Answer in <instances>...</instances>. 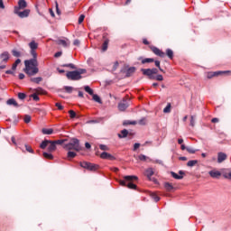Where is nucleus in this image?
<instances>
[{"label": "nucleus", "mask_w": 231, "mask_h": 231, "mask_svg": "<svg viewBox=\"0 0 231 231\" xmlns=\"http://www.w3.org/2000/svg\"><path fill=\"white\" fill-rule=\"evenodd\" d=\"M24 65L23 71L28 77H33L39 73V61H37V58L24 60Z\"/></svg>", "instance_id": "obj_1"}, {"label": "nucleus", "mask_w": 231, "mask_h": 231, "mask_svg": "<svg viewBox=\"0 0 231 231\" xmlns=\"http://www.w3.org/2000/svg\"><path fill=\"white\" fill-rule=\"evenodd\" d=\"M125 180H119V184L121 187H127L132 190H136V184L133 183V181H138V177L134 175H126L124 177Z\"/></svg>", "instance_id": "obj_2"}, {"label": "nucleus", "mask_w": 231, "mask_h": 231, "mask_svg": "<svg viewBox=\"0 0 231 231\" xmlns=\"http://www.w3.org/2000/svg\"><path fill=\"white\" fill-rule=\"evenodd\" d=\"M64 149H66V151H76L79 152V151H82L80 141H79L77 138H73L69 143L64 145Z\"/></svg>", "instance_id": "obj_3"}, {"label": "nucleus", "mask_w": 231, "mask_h": 231, "mask_svg": "<svg viewBox=\"0 0 231 231\" xmlns=\"http://www.w3.org/2000/svg\"><path fill=\"white\" fill-rule=\"evenodd\" d=\"M84 73H87L86 69H80L79 70L67 72L66 77L69 80H80Z\"/></svg>", "instance_id": "obj_4"}, {"label": "nucleus", "mask_w": 231, "mask_h": 231, "mask_svg": "<svg viewBox=\"0 0 231 231\" xmlns=\"http://www.w3.org/2000/svg\"><path fill=\"white\" fill-rule=\"evenodd\" d=\"M221 75H231L230 70H218L215 72H208L207 73V79H214V77H219Z\"/></svg>", "instance_id": "obj_5"}, {"label": "nucleus", "mask_w": 231, "mask_h": 231, "mask_svg": "<svg viewBox=\"0 0 231 231\" xmlns=\"http://www.w3.org/2000/svg\"><path fill=\"white\" fill-rule=\"evenodd\" d=\"M80 167H82L83 169H88V171H98L99 169L98 164H95L88 162H80Z\"/></svg>", "instance_id": "obj_6"}, {"label": "nucleus", "mask_w": 231, "mask_h": 231, "mask_svg": "<svg viewBox=\"0 0 231 231\" xmlns=\"http://www.w3.org/2000/svg\"><path fill=\"white\" fill-rule=\"evenodd\" d=\"M144 176L148 178L149 181H153V183H158L156 179H152L154 176V170L152 168H148L144 171Z\"/></svg>", "instance_id": "obj_7"}, {"label": "nucleus", "mask_w": 231, "mask_h": 231, "mask_svg": "<svg viewBox=\"0 0 231 231\" xmlns=\"http://www.w3.org/2000/svg\"><path fill=\"white\" fill-rule=\"evenodd\" d=\"M29 47L31 48L32 57L34 59H37V51H35V50H37V48H39V43L35 42V41H32L29 43Z\"/></svg>", "instance_id": "obj_8"}, {"label": "nucleus", "mask_w": 231, "mask_h": 231, "mask_svg": "<svg viewBox=\"0 0 231 231\" xmlns=\"http://www.w3.org/2000/svg\"><path fill=\"white\" fill-rule=\"evenodd\" d=\"M19 10V7H14V14H16L17 16L21 17V19H24V17H28V15H30V9H25L22 12Z\"/></svg>", "instance_id": "obj_9"}, {"label": "nucleus", "mask_w": 231, "mask_h": 231, "mask_svg": "<svg viewBox=\"0 0 231 231\" xmlns=\"http://www.w3.org/2000/svg\"><path fill=\"white\" fill-rule=\"evenodd\" d=\"M129 107V100L126 97L123 98V100L118 104L119 111H125Z\"/></svg>", "instance_id": "obj_10"}, {"label": "nucleus", "mask_w": 231, "mask_h": 231, "mask_svg": "<svg viewBox=\"0 0 231 231\" xmlns=\"http://www.w3.org/2000/svg\"><path fill=\"white\" fill-rule=\"evenodd\" d=\"M151 51L154 53V55H157L158 57H161L162 59L165 58V52H163L159 48L152 46Z\"/></svg>", "instance_id": "obj_11"}, {"label": "nucleus", "mask_w": 231, "mask_h": 231, "mask_svg": "<svg viewBox=\"0 0 231 231\" xmlns=\"http://www.w3.org/2000/svg\"><path fill=\"white\" fill-rule=\"evenodd\" d=\"M0 59L2 60L1 64H3V62L5 64H6V62H8V60H10V53L8 51H4L1 55H0Z\"/></svg>", "instance_id": "obj_12"}, {"label": "nucleus", "mask_w": 231, "mask_h": 231, "mask_svg": "<svg viewBox=\"0 0 231 231\" xmlns=\"http://www.w3.org/2000/svg\"><path fill=\"white\" fill-rule=\"evenodd\" d=\"M100 158H102V160H115V156L111 155V153H108L106 152H103L101 154H100Z\"/></svg>", "instance_id": "obj_13"}, {"label": "nucleus", "mask_w": 231, "mask_h": 231, "mask_svg": "<svg viewBox=\"0 0 231 231\" xmlns=\"http://www.w3.org/2000/svg\"><path fill=\"white\" fill-rule=\"evenodd\" d=\"M47 150L49 152H55V151H57V145H55V143L53 141L49 142Z\"/></svg>", "instance_id": "obj_14"}, {"label": "nucleus", "mask_w": 231, "mask_h": 231, "mask_svg": "<svg viewBox=\"0 0 231 231\" xmlns=\"http://www.w3.org/2000/svg\"><path fill=\"white\" fill-rule=\"evenodd\" d=\"M142 71H143V74L146 75L147 77H149V79L151 80H152V79H154V76H152V69H143Z\"/></svg>", "instance_id": "obj_15"}, {"label": "nucleus", "mask_w": 231, "mask_h": 231, "mask_svg": "<svg viewBox=\"0 0 231 231\" xmlns=\"http://www.w3.org/2000/svg\"><path fill=\"white\" fill-rule=\"evenodd\" d=\"M208 174H209V176H210L211 178H216V179H217V178H219V177L221 176V171H217V170H213V171H210L208 172Z\"/></svg>", "instance_id": "obj_16"}, {"label": "nucleus", "mask_w": 231, "mask_h": 231, "mask_svg": "<svg viewBox=\"0 0 231 231\" xmlns=\"http://www.w3.org/2000/svg\"><path fill=\"white\" fill-rule=\"evenodd\" d=\"M179 174L180 175H178V173L174 171L171 172V175L172 176V178H174V180H183V174H184L183 171H180Z\"/></svg>", "instance_id": "obj_17"}, {"label": "nucleus", "mask_w": 231, "mask_h": 231, "mask_svg": "<svg viewBox=\"0 0 231 231\" xmlns=\"http://www.w3.org/2000/svg\"><path fill=\"white\" fill-rule=\"evenodd\" d=\"M226 160V155L224 152H218L217 154V162L218 163H223Z\"/></svg>", "instance_id": "obj_18"}, {"label": "nucleus", "mask_w": 231, "mask_h": 231, "mask_svg": "<svg viewBox=\"0 0 231 231\" xmlns=\"http://www.w3.org/2000/svg\"><path fill=\"white\" fill-rule=\"evenodd\" d=\"M7 106H14V107H19V104L14 98H10L6 101Z\"/></svg>", "instance_id": "obj_19"}, {"label": "nucleus", "mask_w": 231, "mask_h": 231, "mask_svg": "<svg viewBox=\"0 0 231 231\" xmlns=\"http://www.w3.org/2000/svg\"><path fill=\"white\" fill-rule=\"evenodd\" d=\"M28 5L26 4V0H19L18 2V8L19 10H24Z\"/></svg>", "instance_id": "obj_20"}, {"label": "nucleus", "mask_w": 231, "mask_h": 231, "mask_svg": "<svg viewBox=\"0 0 231 231\" xmlns=\"http://www.w3.org/2000/svg\"><path fill=\"white\" fill-rule=\"evenodd\" d=\"M134 71H136V68H134V67H130V68L126 70V77H132L133 74L134 73Z\"/></svg>", "instance_id": "obj_21"}, {"label": "nucleus", "mask_w": 231, "mask_h": 231, "mask_svg": "<svg viewBox=\"0 0 231 231\" xmlns=\"http://www.w3.org/2000/svg\"><path fill=\"white\" fill-rule=\"evenodd\" d=\"M164 188L168 192H171V190H172L174 189V186H172V183H171V182H165Z\"/></svg>", "instance_id": "obj_22"}, {"label": "nucleus", "mask_w": 231, "mask_h": 231, "mask_svg": "<svg viewBox=\"0 0 231 231\" xmlns=\"http://www.w3.org/2000/svg\"><path fill=\"white\" fill-rule=\"evenodd\" d=\"M129 132L126 129L121 131V134H118V138H127Z\"/></svg>", "instance_id": "obj_23"}, {"label": "nucleus", "mask_w": 231, "mask_h": 231, "mask_svg": "<svg viewBox=\"0 0 231 231\" xmlns=\"http://www.w3.org/2000/svg\"><path fill=\"white\" fill-rule=\"evenodd\" d=\"M42 134H53V129L52 128H43L42 130Z\"/></svg>", "instance_id": "obj_24"}, {"label": "nucleus", "mask_w": 231, "mask_h": 231, "mask_svg": "<svg viewBox=\"0 0 231 231\" xmlns=\"http://www.w3.org/2000/svg\"><path fill=\"white\" fill-rule=\"evenodd\" d=\"M166 55H167V57H169L171 59V60H172V59H174V51H172V50H171V49L166 50Z\"/></svg>", "instance_id": "obj_25"}, {"label": "nucleus", "mask_w": 231, "mask_h": 231, "mask_svg": "<svg viewBox=\"0 0 231 231\" xmlns=\"http://www.w3.org/2000/svg\"><path fill=\"white\" fill-rule=\"evenodd\" d=\"M31 82H33L34 84H41L42 82V79L41 77L38 78H31Z\"/></svg>", "instance_id": "obj_26"}, {"label": "nucleus", "mask_w": 231, "mask_h": 231, "mask_svg": "<svg viewBox=\"0 0 231 231\" xmlns=\"http://www.w3.org/2000/svg\"><path fill=\"white\" fill-rule=\"evenodd\" d=\"M194 165H198V160H191L187 162L188 167H194Z\"/></svg>", "instance_id": "obj_27"}, {"label": "nucleus", "mask_w": 231, "mask_h": 231, "mask_svg": "<svg viewBox=\"0 0 231 231\" xmlns=\"http://www.w3.org/2000/svg\"><path fill=\"white\" fill-rule=\"evenodd\" d=\"M21 62V59H17L14 63L12 66L13 71H15L17 69V66H19V63Z\"/></svg>", "instance_id": "obj_28"}, {"label": "nucleus", "mask_w": 231, "mask_h": 231, "mask_svg": "<svg viewBox=\"0 0 231 231\" xmlns=\"http://www.w3.org/2000/svg\"><path fill=\"white\" fill-rule=\"evenodd\" d=\"M76 156H77V152H75L69 151L67 153V158H69V160H71V159L75 158Z\"/></svg>", "instance_id": "obj_29"}, {"label": "nucleus", "mask_w": 231, "mask_h": 231, "mask_svg": "<svg viewBox=\"0 0 231 231\" xmlns=\"http://www.w3.org/2000/svg\"><path fill=\"white\" fill-rule=\"evenodd\" d=\"M43 158H46L47 160H53V154L51 152H43Z\"/></svg>", "instance_id": "obj_30"}, {"label": "nucleus", "mask_w": 231, "mask_h": 231, "mask_svg": "<svg viewBox=\"0 0 231 231\" xmlns=\"http://www.w3.org/2000/svg\"><path fill=\"white\" fill-rule=\"evenodd\" d=\"M109 45V41L106 40L103 44H102V51H107V46Z\"/></svg>", "instance_id": "obj_31"}, {"label": "nucleus", "mask_w": 231, "mask_h": 231, "mask_svg": "<svg viewBox=\"0 0 231 231\" xmlns=\"http://www.w3.org/2000/svg\"><path fill=\"white\" fill-rule=\"evenodd\" d=\"M58 43L64 46V48H68V46H69V42H66V40H60Z\"/></svg>", "instance_id": "obj_32"}, {"label": "nucleus", "mask_w": 231, "mask_h": 231, "mask_svg": "<svg viewBox=\"0 0 231 231\" xmlns=\"http://www.w3.org/2000/svg\"><path fill=\"white\" fill-rule=\"evenodd\" d=\"M92 97L95 102H97L98 104H102V99H100V97H98V95L93 94Z\"/></svg>", "instance_id": "obj_33"}, {"label": "nucleus", "mask_w": 231, "mask_h": 231, "mask_svg": "<svg viewBox=\"0 0 231 231\" xmlns=\"http://www.w3.org/2000/svg\"><path fill=\"white\" fill-rule=\"evenodd\" d=\"M151 62H154V59L152 58H145L142 60V64H147V63H151Z\"/></svg>", "instance_id": "obj_34"}, {"label": "nucleus", "mask_w": 231, "mask_h": 231, "mask_svg": "<svg viewBox=\"0 0 231 231\" xmlns=\"http://www.w3.org/2000/svg\"><path fill=\"white\" fill-rule=\"evenodd\" d=\"M48 145H50V141L45 140L41 143L40 147L41 149H45L46 147H48Z\"/></svg>", "instance_id": "obj_35"}, {"label": "nucleus", "mask_w": 231, "mask_h": 231, "mask_svg": "<svg viewBox=\"0 0 231 231\" xmlns=\"http://www.w3.org/2000/svg\"><path fill=\"white\" fill-rule=\"evenodd\" d=\"M152 80H158L159 82H162V80H163V76L162 75L153 76V79H152Z\"/></svg>", "instance_id": "obj_36"}, {"label": "nucleus", "mask_w": 231, "mask_h": 231, "mask_svg": "<svg viewBox=\"0 0 231 231\" xmlns=\"http://www.w3.org/2000/svg\"><path fill=\"white\" fill-rule=\"evenodd\" d=\"M63 68H70L71 69H77V67L73 63L64 64Z\"/></svg>", "instance_id": "obj_37"}, {"label": "nucleus", "mask_w": 231, "mask_h": 231, "mask_svg": "<svg viewBox=\"0 0 231 231\" xmlns=\"http://www.w3.org/2000/svg\"><path fill=\"white\" fill-rule=\"evenodd\" d=\"M84 89L87 93H88V95H93V90L91 88H89V86H85Z\"/></svg>", "instance_id": "obj_38"}, {"label": "nucleus", "mask_w": 231, "mask_h": 231, "mask_svg": "<svg viewBox=\"0 0 231 231\" xmlns=\"http://www.w3.org/2000/svg\"><path fill=\"white\" fill-rule=\"evenodd\" d=\"M54 143V145H62V143H64V142H66V140H56V141H52Z\"/></svg>", "instance_id": "obj_39"}, {"label": "nucleus", "mask_w": 231, "mask_h": 231, "mask_svg": "<svg viewBox=\"0 0 231 231\" xmlns=\"http://www.w3.org/2000/svg\"><path fill=\"white\" fill-rule=\"evenodd\" d=\"M69 115L70 118H76L77 117V113L73 110H69Z\"/></svg>", "instance_id": "obj_40"}, {"label": "nucleus", "mask_w": 231, "mask_h": 231, "mask_svg": "<svg viewBox=\"0 0 231 231\" xmlns=\"http://www.w3.org/2000/svg\"><path fill=\"white\" fill-rule=\"evenodd\" d=\"M138 160H140L141 162H146L147 156H145L143 154H140V155H138Z\"/></svg>", "instance_id": "obj_41"}, {"label": "nucleus", "mask_w": 231, "mask_h": 231, "mask_svg": "<svg viewBox=\"0 0 231 231\" xmlns=\"http://www.w3.org/2000/svg\"><path fill=\"white\" fill-rule=\"evenodd\" d=\"M163 113H171V103H168L166 107L163 109Z\"/></svg>", "instance_id": "obj_42"}, {"label": "nucleus", "mask_w": 231, "mask_h": 231, "mask_svg": "<svg viewBox=\"0 0 231 231\" xmlns=\"http://www.w3.org/2000/svg\"><path fill=\"white\" fill-rule=\"evenodd\" d=\"M23 120H24L25 124H30V122H32V116H25Z\"/></svg>", "instance_id": "obj_43"}, {"label": "nucleus", "mask_w": 231, "mask_h": 231, "mask_svg": "<svg viewBox=\"0 0 231 231\" xmlns=\"http://www.w3.org/2000/svg\"><path fill=\"white\" fill-rule=\"evenodd\" d=\"M18 98L20 99V100H24V98H26V94H24V93H18Z\"/></svg>", "instance_id": "obj_44"}, {"label": "nucleus", "mask_w": 231, "mask_h": 231, "mask_svg": "<svg viewBox=\"0 0 231 231\" xmlns=\"http://www.w3.org/2000/svg\"><path fill=\"white\" fill-rule=\"evenodd\" d=\"M84 19H86V15L81 14V15L79 17V24H82V23H84Z\"/></svg>", "instance_id": "obj_45"}, {"label": "nucleus", "mask_w": 231, "mask_h": 231, "mask_svg": "<svg viewBox=\"0 0 231 231\" xmlns=\"http://www.w3.org/2000/svg\"><path fill=\"white\" fill-rule=\"evenodd\" d=\"M99 149H101V151H109V147L106 144H100Z\"/></svg>", "instance_id": "obj_46"}, {"label": "nucleus", "mask_w": 231, "mask_h": 231, "mask_svg": "<svg viewBox=\"0 0 231 231\" xmlns=\"http://www.w3.org/2000/svg\"><path fill=\"white\" fill-rule=\"evenodd\" d=\"M25 149H26L27 152L33 153V149H32V146L25 144Z\"/></svg>", "instance_id": "obj_47"}, {"label": "nucleus", "mask_w": 231, "mask_h": 231, "mask_svg": "<svg viewBox=\"0 0 231 231\" xmlns=\"http://www.w3.org/2000/svg\"><path fill=\"white\" fill-rule=\"evenodd\" d=\"M64 89L67 93H72L73 92V87H65Z\"/></svg>", "instance_id": "obj_48"}, {"label": "nucleus", "mask_w": 231, "mask_h": 231, "mask_svg": "<svg viewBox=\"0 0 231 231\" xmlns=\"http://www.w3.org/2000/svg\"><path fill=\"white\" fill-rule=\"evenodd\" d=\"M55 6H56V14H58V15H60V9H59V3L56 1L55 2Z\"/></svg>", "instance_id": "obj_49"}, {"label": "nucleus", "mask_w": 231, "mask_h": 231, "mask_svg": "<svg viewBox=\"0 0 231 231\" xmlns=\"http://www.w3.org/2000/svg\"><path fill=\"white\" fill-rule=\"evenodd\" d=\"M191 127H194L196 125V121L194 120V116H190V124Z\"/></svg>", "instance_id": "obj_50"}, {"label": "nucleus", "mask_w": 231, "mask_h": 231, "mask_svg": "<svg viewBox=\"0 0 231 231\" xmlns=\"http://www.w3.org/2000/svg\"><path fill=\"white\" fill-rule=\"evenodd\" d=\"M224 178H226V180H231V171L230 172H225L223 174Z\"/></svg>", "instance_id": "obj_51"}, {"label": "nucleus", "mask_w": 231, "mask_h": 231, "mask_svg": "<svg viewBox=\"0 0 231 231\" xmlns=\"http://www.w3.org/2000/svg\"><path fill=\"white\" fill-rule=\"evenodd\" d=\"M12 53L14 57H21V53L18 51L14 50Z\"/></svg>", "instance_id": "obj_52"}, {"label": "nucleus", "mask_w": 231, "mask_h": 231, "mask_svg": "<svg viewBox=\"0 0 231 231\" xmlns=\"http://www.w3.org/2000/svg\"><path fill=\"white\" fill-rule=\"evenodd\" d=\"M55 106H56V107H58V109L60 111H62V109H64V106H62V105H60V103H56Z\"/></svg>", "instance_id": "obj_53"}, {"label": "nucleus", "mask_w": 231, "mask_h": 231, "mask_svg": "<svg viewBox=\"0 0 231 231\" xmlns=\"http://www.w3.org/2000/svg\"><path fill=\"white\" fill-rule=\"evenodd\" d=\"M152 196L154 201H156V203H158V201H160V197H158L156 194H152Z\"/></svg>", "instance_id": "obj_54"}, {"label": "nucleus", "mask_w": 231, "mask_h": 231, "mask_svg": "<svg viewBox=\"0 0 231 231\" xmlns=\"http://www.w3.org/2000/svg\"><path fill=\"white\" fill-rule=\"evenodd\" d=\"M32 99L35 100V102H38L39 96L37 94H32Z\"/></svg>", "instance_id": "obj_55"}, {"label": "nucleus", "mask_w": 231, "mask_h": 231, "mask_svg": "<svg viewBox=\"0 0 231 231\" xmlns=\"http://www.w3.org/2000/svg\"><path fill=\"white\" fill-rule=\"evenodd\" d=\"M137 149H140V143H135L134 144V151H136Z\"/></svg>", "instance_id": "obj_56"}, {"label": "nucleus", "mask_w": 231, "mask_h": 231, "mask_svg": "<svg viewBox=\"0 0 231 231\" xmlns=\"http://www.w3.org/2000/svg\"><path fill=\"white\" fill-rule=\"evenodd\" d=\"M62 55V51H58V52H56L55 54H54V57L56 58V59H59V57H60Z\"/></svg>", "instance_id": "obj_57"}, {"label": "nucleus", "mask_w": 231, "mask_h": 231, "mask_svg": "<svg viewBox=\"0 0 231 231\" xmlns=\"http://www.w3.org/2000/svg\"><path fill=\"white\" fill-rule=\"evenodd\" d=\"M11 141L14 143V145H17V142L15 141V136H12Z\"/></svg>", "instance_id": "obj_58"}, {"label": "nucleus", "mask_w": 231, "mask_h": 231, "mask_svg": "<svg viewBox=\"0 0 231 231\" xmlns=\"http://www.w3.org/2000/svg\"><path fill=\"white\" fill-rule=\"evenodd\" d=\"M187 151H188V152H190V154H194V152H196V151L191 148H187Z\"/></svg>", "instance_id": "obj_59"}, {"label": "nucleus", "mask_w": 231, "mask_h": 231, "mask_svg": "<svg viewBox=\"0 0 231 231\" xmlns=\"http://www.w3.org/2000/svg\"><path fill=\"white\" fill-rule=\"evenodd\" d=\"M212 124H217V122H219V119L217 117H214L212 120H211Z\"/></svg>", "instance_id": "obj_60"}, {"label": "nucleus", "mask_w": 231, "mask_h": 231, "mask_svg": "<svg viewBox=\"0 0 231 231\" xmlns=\"http://www.w3.org/2000/svg\"><path fill=\"white\" fill-rule=\"evenodd\" d=\"M152 69V75H156L158 73V69Z\"/></svg>", "instance_id": "obj_61"}, {"label": "nucleus", "mask_w": 231, "mask_h": 231, "mask_svg": "<svg viewBox=\"0 0 231 231\" xmlns=\"http://www.w3.org/2000/svg\"><path fill=\"white\" fill-rule=\"evenodd\" d=\"M118 66H119L118 61H116V62L114 63L113 69H116L118 68Z\"/></svg>", "instance_id": "obj_62"}, {"label": "nucleus", "mask_w": 231, "mask_h": 231, "mask_svg": "<svg viewBox=\"0 0 231 231\" xmlns=\"http://www.w3.org/2000/svg\"><path fill=\"white\" fill-rule=\"evenodd\" d=\"M49 12H50L51 17H55V13L53 12V9H49Z\"/></svg>", "instance_id": "obj_63"}, {"label": "nucleus", "mask_w": 231, "mask_h": 231, "mask_svg": "<svg viewBox=\"0 0 231 231\" xmlns=\"http://www.w3.org/2000/svg\"><path fill=\"white\" fill-rule=\"evenodd\" d=\"M155 62V66H156V68H161V66H160V60H155L154 61Z\"/></svg>", "instance_id": "obj_64"}]
</instances>
